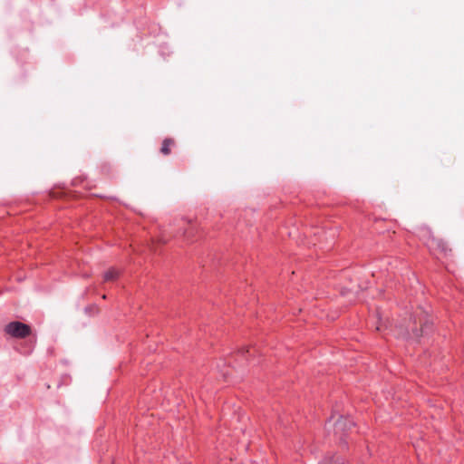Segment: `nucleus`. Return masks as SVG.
<instances>
[{
    "label": "nucleus",
    "instance_id": "f257e3e1",
    "mask_svg": "<svg viewBox=\"0 0 464 464\" xmlns=\"http://www.w3.org/2000/svg\"><path fill=\"white\" fill-rule=\"evenodd\" d=\"M31 327L24 323L14 321L7 324L5 333L14 338H25L31 334Z\"/></svg>",
    "mask_w": 464,
    "mask_h": 464
},
{
    "label": "nucleus",
    "instance_id": "f03ea898",
    "mask_svg": "<svg viewBox=\"0 0 464 464\" xmlns=\"http://www.w3.org/2000/svg\"><path fill=\"white\" fill-rule=\"evenodd\" d=\"M429 247L438 252L442 256H447L451 253V248L448 243L441 238L432 237L429 241Z\"/></svg>",
    "mask_w": 464,
    "mask_h": 464
},
{
    "label": "nucleus",
    "instance_id": "7ed1b4c3",
    "mask_svg": "<svg viewBox=\"0 0 464 464\" xmlns=\"http://www.w3.org/2000/svg\"><path fill=\"white\" fill-rule=\"evenodd\" d=\"M175 144L174 140L171 139H166L162 142V147L160 149L161 152L164 155H168L170 153L171 147H173Z\"/></svg>",
    "mask_w": 464,
    "mask_h": 464
},
{
    "label": "nucleus",
    "instance_id": "20e7f679",
    "mask_svg": "<svg viewBox=\"0 0 464 464\" xmlns=\"http://www.w3.org/2000/svg\"><path fill=\"white\" fill-rule=\"evenodd\" d=\"M120 273L114 268L108 269L103 276L105 281H113L118 278Z\"/></svg>",
    "mask_w": 464,
    "mask_h": 464
}]
</instances>
